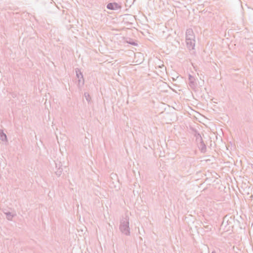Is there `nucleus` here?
Here are the masks:
<instances>
[{
    "mask_svg": "<svg viewBox=\"0 0 253 253\" xmlns=\"http://www.w3.org/2000/svg\"><path fill=\"white\" fill-rule=\"evenodd\" d=\"M129 44H131V45H136V44L134 42H128Z\"/></svg>",
    "mask_w": 253,
    "mask_h": 253,
    "instance_id": "nucleus-15",
    "label": "nucleus"
},
{
    "mask_svg": "<svg viewBox=\"0 0 253 253\" xmlns=\"http://www.w3.org/2000/svg\"><path fill=\"white\" fill-rule=\"evenodd\" d=\"M76 74L77 77L79 79V82H81V79L83 80V84H84V79L83 77V75L82 73L81 72V71L79 69H76Z\"/></svg>",
    "mask_w": 253,
    "mask_h": 253,
    "instance_id": "nucleus-8",
    "label": "nucleus"
},
{
    "mask_svg": "<svg viewBox=\"0 0 253 253\" xmlns=\"http://www.w3.org/2000/svg\"><path fill=\"white\" fill-rule=\"evenodd\" d=\"M205 228L207 229V231L209 230H210L211 228L209 227V225H207L206 226H205Z\"/></svg>",
    "mask_w": 253,
    "mask_h": 253,
    "instance_id": "nucleus-14",
    "label": "nucleus"
},
{
    "mask_svg": "<svg viewBox=\"0 0 253 253\" xmlns=\"http://www.w3.org/2000/svg\"><path fill=\"white\" fill-rule=\"evenodd\" d=\"M119 229L123 234L126 236L129 235V218L127 216H126L121 219Z\"/></svg>",
    "mask_w": 253,
    "mask_h": 253,
    "instance_id": "nucleus-1",
    "label": "nucleus"
},
{
    "mask_svg": "<svg viewBox=\"0 0 253 253\" xmlns=\"http://www.w3.org/2000/svg\"><path fill=\"white\" fill-rule=\"evenodd\" d=\"M226 217H225L223 219V222L222 223V225H223L224 224L225 220Z\"/></svg>",
    "mask_w": 253,
    "mask_h": 253,
    "instance_id": "nucleus-16",
    "label": "nucleus"
},
{
    "mask_svg": "<svg viewBox=\"0 0 253 253\" xmlns=\"http://www.w3.org/2000/svg\"><path fill=\"white\" fill-rule=\"evenodd\" d=\"M61 167L62 164L60 162H55V169L56 170L55 173L57 176H60L62 174L63 169Z\"/></svg>",
    "mask_w": 253,
    "mask_h": 253,
    "instance_id": "nucleus-3",
    "label": "nucleus"
},
{
    "mask_svg": "<svg viewBox=\"0 0 253 253\" xmlns=\"http://www.w3.org/2000/svg\"><path fill=\"white\" fill-rule=\"evenodd\" d=\"M193 134L194 136L195 137V139L198 138V137H201V134L198 132V131L197 130L193 129Z\"/></svg>",
    "mask_w": 253,
    "mask_h": 253,
    "instance_id": "nucleus-12",
    "label": "nucleus"
},
{
    "mask_svg": "<svg viewBox=\"0 0 253 253\" xmlns=\"http://www.w3.org/2000/svg\"><path fill=\"white\" fill-rule=\"evenodd\" d=\"M195 141H196V144L197 145L198 144H199V143H200L201 142L203 141V138H202V137L201 136V137H198V138H196Z\"/></svg>",
    "mask_w": 253,
    "mask_h": 253,
    "instance_id": "nucleus-13",
    "label": "nucleus"
},
{
    "mask_svg": "<svg viewBox=\"0 0 253 253\" xmlns=\"http://www.w3.org/2000/svg\"><path fill=\"white\" fill-rule=\"evenodd\" d=\"M195 39V36L191 29H189L186 32V41Z\"/></svg>",
    "mask_w": 253,
    "mask_h": 253,
    "instance_id": "nucleus-4",
    "label": "nucleus"
},
{
    "mask_svg": "<svg viewBox=\"0 0 253 253\" xmlns=\"http://www.w3.org/2000/svg\"><path fill=\"white\" fill-rule=\"evenodd\" d=\"M84 96L88 103H89L91 102V100L90 95L88 93L85 92L84 93Z\"/></svg>",
    "mask_w": 253,
    "mask_h": 253,
    "instance_id": "nucleus-11",
    "label": "nucleus"
},
{
    "mask_svg": "<svg viewBox=\"0 0 253 253\" xmlns=\"http://www.w3.org/2000/svg\"><path fill=\"white\" fill-rule=\"evenodd\" d=\"M197 147L202 153H205L207 152V146L204 141L197 145Z\"/></svg>",
    "mask_w": 253,
    "mask_h": 253,
    "instance_id": "nucleus-6",
    "label": "nucleus"
},
{
    "mask_svg": "<svg viewBox=\"0 0 253 253\" xmlns=\"http://www.w3.org/2000/svg\"><path fill=\"white\" fill-rule=\"evenodd\" d=\"M0 139L2 141L7 142V141L6 135L1 129H0Z\"/></svg>",
    "mask_w": 253,
    "mask_h": 253,
    "instance_id": "nucleus-9",
    "label": "nucleus"
},
{
    "mask_svg": "<svg viewBox=\"0 0 253 253\" xmlns=\"http://www.w3.org/2000/svg\"><path fill=\"white\" fill-rule=\"evenodd\" d=\"M5 214H6V218L9 220H11L13 217L14 216V214H12L9 211L5 212Z\"/></svg>",
    "mask_w": 253,
    "mask_h": 253,
    "instance_id": "nucleus-10",
    "label": "nucleus"
},
{
    "mask_svg": "<svg viewBox=\"0 0 253 253\" xmlns=\"http://www.w3.org/2000/svg\"><path fill=\"white\" fill-rule=\"evenodd\" d=\"M211 253H216L214 251H212Z\"/></svg>",
    "mask_w": 253,
    "mask_h": 253,
    "instance_id": "nucleus-17",
    "label": "nucleus"
},
{
    "mask_svg": "<svg viewBox=\"0 0 253 253\" xmlns=\"http://www.w3.org/2000/svg\"><path fill=\"white\" fill-rule=\"evenodd\" d=\"M188 80H189V86L192 88H194L196 85V84L195 82V78L192 76L191 75L189 74L188 76Z\"/></svg>",
    "mask_w": 253,
    "mask_h": 253,
    "instance_id": "nucleus-5",
    "label": "nucleus"
},
{
    "mask_svg": "<svg viewBox=\"0 0 253 253\" xmlns=\"http://www.w3.org/2000/svg\"><path fill=\"white\" fill-rule=\"evenodd\" d=\"M106 7L108 9L116 10L121 8V6L117 2H110L107 4Z\"/></svg>",
    "mask_w": 253,
    "mask_h": 253,
    "instance_id": "nucleus-2",
    "label": "nucleus"
},
{
    "mask_svg": "<svg viewBox=\"0 0 253 253\" xmlns=\"http://www.w3.org/2000/svg\"><path fill=\"white\" fill-rule=\"evenodd\" d=\"M187 46L189 49H193L195 45V39L192 40L186 41Z\"/></svg>",
    "mask_w": 253,
    "mask_h": 253,
    "instance_id": "nucleus-7",
    "label": "nucleus"
}]
</instances>
